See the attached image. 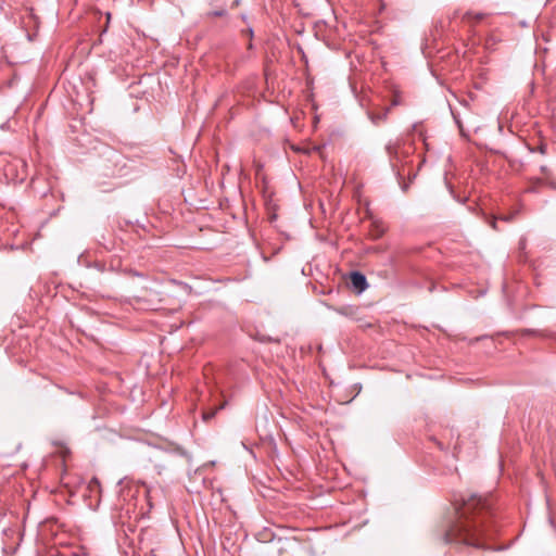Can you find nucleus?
Here are the masks:
<instances>
[{"label": "nucleus", "instance_id": "obj_1", "mask_svg": "<svg viewBox=\"0 0 556 556\" xmlns=\"http://www.w3.org/2000/svg\"><path fill=\"white\" fill-rule=\"evenodd\" d=\"M455 520L444 533L446 543L463 544L476 548L485 546L484 540L496 533L495 513L490 496L472 494L455 506Z\"/></svg>", "mask_w": 556, "mask_h": 556}, {"label": "nucleus", "instance_id": "obj_2", "mask_svg": "<svg viewBox=\"0 0 556 556\" xmlns=\"http://www.w3.org/2000/svg\"><path fill=\"white\" fill-rule=\"evenodd\" d=\"M0 164L2 165L4 176L9 180L14 182H22L25 180L27 176V165L24 160L9 155L0 159Z\"/></svg>", "mask_w": 556, "mask_h": 556}, {"label": "nucleus", "instance_id": "obj_3", "mask_svg": "<svg viewBox=\"0 0 556 556\" xmlns=\"http://www.w3.org/2000/svg\"><path fill=\"white\" fill-rule=\"evenodd\" d=\"M386 150L393 165H395V162H400L402 160L403 153L401 151V143L399 141L390 142L386 147Z\"/></svg>", "mask_w": 556, "mask_h": 556}, {"label": "nucleus", "instance_id": "obj_4", "mask_svg": "<svg viewBox=\"0 0 556 556\" xmlns=\"http://www.w3.org/2000/svg\"><path fill=\"white\" fill-rule=\"evenodd\" d=\"M351 283L358 291H364L368 287L365 275L359 271H353L351 274Z\"/></svg>", "mask_w": 556, "mask_h": 556}, {"label": "nucleus", "instance_id": "obj_5", "mask_svg": "<svg viewBox=\"0 0 556 556\" xmlns=\"http://www.w3.org/2000/svg\"><path fill=\"white\" fill-rule=\"evenodd\" d=\"M540 170L544 175L542 179L545 181V186L556 190V180L554 179L552 170L545 165L541 166Z\"/></svg>", "mask_w": 556, "mask_h": 556}, {"label": "nucleus", "instance_id": "obj_6", "mask_svg": "<svg viewBox=\"0 0 556 556\" xmlns=\"http://www.w3.org/2000/svg\"><path fill=\"white\" fill-rule=\"evenodd\" d=\"M530 186L526 189L527 192H539L540 187L545 185L542 178H530Z\"/></svg>", "mask_w": 556, "mask_h": 556}, {"label": "nucleus", "instance_id": "obj_7", "mask_svg": "<svg viewBox=\"0 0 556 556\" xmlns=\"http://www.w3.org/2000/svg\"><path fill=\"white\" fill-rule=\"evenodd\" d=\"M389 111H390L389 109H386L382 112L377 113V114L370 113L369 117L375 125H379L380 123H382L387 119Z\"/></svg>", "mask_w": 556, "mask_h": 556}, {"label": "nucleus", "instance_id": "obj_8", "mask_svg": "<svg viewBox=\"0 0 556 556\" xmlns=\"http://www.w3.org/2000/svg\"><path fill=\"white\" fill-rule=\"evenodd\" d=\"M224 406H225V404H222V405L217 406V407H216V408H214V409H210V410H207V412H203V414H202V419H203L204 421H208V420L213 419V418L215 417V415L217 414V412H218V410H220V409H223V408H224Z\"/></svg>", "mask_w": 556, "mask_h": 556}, {"label": "nucleus", "instance_id": "obj_9", "mask_svg": "<svg viewBox=\"0 0 556 556\" xmlns=\"http://www.w3.org/2000/svg\"><path fill=\"white\" fill-rule=\"evenodd\" d=\"M386 231L382 224L374 223V229L371 230V237L375 239L380 238Z\"/></svg>", "mask_w": 556, "mask_h": 556}, {"label": "nucleus", "instance_id": "obj_10", "mask_svg": "<svg viewBox=\"0 0 556 556\" xmlns=\"http://www.w3.org/2000/svg\"><path fill=\"white\" fill-rule=\"evenodd\" d=\"M484 17H485L484 13L473 14L472 12H466L463 16V21L469 22L471 18H475V21L478 23V22L482 21Z\"/></svg>", "mask_w": 556, "mask_h": 556}, {"label": "nucleus", "instance_id": "obj_11", "mask_svg": "<svg viewBox=\"0 0 556 556\" xmlns=\"http://www.w3.org/2000/svg\"><path fill=\"white\" fill-rule=\"evenodd\" d=\"M226 14H227V11L225 9H220V10L211 11L206 15H207V17H222V16H225Z\"/></svg>", "mask_w": 556, "mask_h": 556}, {"label": "nucleus", "instance_id": "obj_12", "mask_svg": "<svg viewBox=\"0 0 556 556\" xmlns=\"http://www.w3.org/2000/svg\"><path fill=\"white\" fill-rule=\"evenodd\" d=\"M516 214L517 213L515 212V213H510L508 215H501V216H498V219L503 220V222H506V223H509V222L514 220Z\"/></svg>", "mask_w": 556, "mask_h": 556}, {"label": "nucleus", "instance_id": "obj_13", "mask_svg": "<svg viewBox=\"0 0 556 556\" xmlns=\"http://www.w3.org/2000/svg\"><path fill=\"white\" fill-rule=\"evenodd\" d=\"M94 488H98V489H100V488H101V483H100L99 479H98V478H96V477H93V478L90 480V482H89V489H90V490H93Z\"/></svg>", "mask_w": 556, "mask_h": 556}, {"label": "nucleus", "instance_id": "obj_14", "mask_svg": "<svg viewBox=\"0 0 556 556\" xmlns=\"http://www.w3.org/2000/svg\"><path fill=\"white\" fill-rule=\"evenodd\" d=\"M497 219H498V217L493 216V217H491V219L489 220V225H490L494 230H497V225H496Z\"/></svg>", "mask_w": 556, "mask_h": 556}, {"label": "nucleus", "instance_id": "obj_15", "mask_svg": "<svg viewBox=\"0 0 556 556\" xmlns=\"http://www.w3.org/2000/svg\"><path fill=\"white\" fill-rule=\"evenodd\" d=\"M242 35H247V36H249L250 39H252L253 38V28L248 27L247 29L242 30Z\"/></svg>", "mask_w": 556, "mask_h": 556}, {"label": "nucleus", "instance_id": "obj_16", "mask_svg": "<svg viewBox=\"0 0 556 556\" xmlns=\"http://www.w3.org/2000/svg\"><path fill=\"white\" fill-rule=\"evenodd\" d=\"M144 300V296H136L135 301L137 304H140Z\"/></svg>", "mask_w": 556, "mask_h": 556}, {"label": "nucleus", "instance_id": "obj_17", "mask_svg": "<svg viewBox=\"0 0 556 556\" xmlns=\"http://www.w3.org/2000/svg\"><path fill=\"white\" fill-rule=\"evenodd\" d=\"M540 152L545 153V148L543 146L540 147Z\"/></svg>", "mask_w": 556, "mask_h": 556}, {"label": "nucleus", "instance_id": "obj_18", "mask_svg": "<svg viewBox=\"0 0 556 556\" xmlns=\"http://www.w3.org/2000/svg\"><path fill=\"white\" fill-rule=\"evenodd\" d=\"M253 48V45H252V41L250 40L249 45H248V49H252Z\"/></svg>", "mask_w": 556, "mask_h": 556}, {"label": "nucleus", "instance_id": "obj_19", "mask_svg": "<svg viewBox=\"0 0 556 556\" xmlns=\"http://www.w3.org/2000/svg\"><path fill=\"white\" fill-rule=\"evenodd\" d=\"M520 247H521V248H525V240H521V241H520Z\"/></svg>", "mask_w": 556, "mask_h": 556}]
</instances>
